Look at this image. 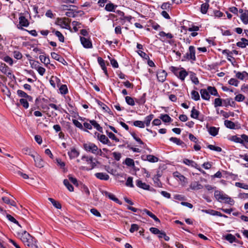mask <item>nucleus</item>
Instances as JSON below:
<instances>
[{"mask_svg":"<svg viewBox=\"0 0 248 248\" xmlns=\"http://www.w3.org/2000/svg\"><path fill=\"white\" fill-rule=\"evenodd\" d=\"M215 198L219 202H223L225 203L233 204L234 202L228 195L224 194L223 192L219 190H216L214 193Z\"/></svg>","mask_w":248,"mask_h":248,"instance_id":"f257e3e1","label":"nucleus"},{"mask_svg":"<svg viewBox=\"0 0 248 248\" xmlns=\"http://www.w3.org/2000/svg\"><path fill=\"white\" fill-rule=\"evenodd\" d=\"M3 93L8 97H10L11 92L7 86H3L1 90Z\"/></svg>","mask_w":248,"mask_h":248,"instance_id":"5fc2aeb1","label":"nucleus"},{"mask_svg":"<svg viewBox=\"0 0 248 248\" xmlns=\"http://www.w3.org/2000/svg\"><path fill=\"white\" fill-rule=\"evenodd\" d=\"M190 78L192 82L194 83L195 84L197 85L199 84V79L194 73L192 72H190Z\"/></svg>","mask_w":248,"mask_h":248,"instance_id":"c85d7f7f","label":"nucleus"},{"mask_svg":"<svg viewBox=\"0 0 248 248\" xmlns=\"http://www.w3.org/2000/svg\"><path fill=\"white\" fill-rule=\"evenodd\" d=\"M201 97L203 99L209 100L210 99V95L206 89H201L200 91Z\"/></svg>","mask_w":248,"mask_h":248,"instance_id":"412c9836","label":"nucleus"},{"mask_svg":"<svg viewBox=\"0 0 248 248\" xmlns=\"http://www.w3.org/2000/svg\"><path fill=\"white\" fill-rule=\"evenodd\" d=\"M101 192L104 195H105L106 197H108L109 199L115 202L119 203L120 204H122V202L119 201V200L118 198H116L113 194L109 193L107 191L104 190L102 191Z\"/></svg>","mask_w":248,"mask_h":248,"instance_id":"9d476101","label":"nucleus"},{"mask_svg":"<svg viewBox=\"0 0 248 248\" xmlns=\"http://www.w3.org/2000/svg\"><path fill=\"white\" fill-rule=\"evenodd\" d=\"M2 201L7 204H10L12 206H16V202L14 201H11L10 199L7 197H2Z\"/></svg>","mask_w":248,"mask_h":248,"instance_id":"37998d69","label":"nucleus"},{"mask_svg":"<svg viewBox=\"0 0 248 248\" xmlns=\"http://www.w3.org/2000/svg\"><path fill=\"white\" fill-rule=\"evenodd\" d=\"M236 77L241 80H248V73L245 71L243 72H238L236 74Z\"/></svg>","mask_w":248,"mask_h":248,"instance_id":"dca6fc26","label":"nucleus"},{"mask_svg":"<svg viewBox=\"0 0 248 248\" xmlns=\"http://www.w3.org/2000/svg\"><path fill=\"white\" fill-rule=\"evenodd\" d=\"M142 158L144 160H147L150 162L154 163L157 162L158 158L153 155H147L146 156H143Z\"/></svg>","mask_w":248,"mask_h":248,"instance_id":"4468645a","label":"nucleus"},{"mask_svg":"<svg viewBox=\"0 0 248 248\" xmlns=\"http://www.w3.org/2000/svg\"><path fill=\"white\" fill-rule=\"evenodd\" d=\"M90 123L92 124V126H93L94 128H96L98 131L103 132V128L95 120H90Z\"/></svg>","mask_w":248,"mask_h":248,"instance_id":"a878e982","label":"nucleus"},{"mask_svg":"<svg viewBox=\"0 0 248 248\" xmlns=\"http://www.w3.org/2000/svg\"><path fill=\"white\" fill-rule=\"evenodd\" d=\"M139 227L136 224H132L131 226V228L129 230L130 232L133 233L135 231H137L139 230Z\"/></svg>","mask_w":248,"mask_h":248,"instance_id":"680f3d73","label":"nucleus"},{"mask_svg":"<svg viewBox=\"0 0 248 248\" xmlns=\"http://www.w3.org/2000/svg\"><path fill=\"white\" fill-rule=\"evenodd\" d=\"M7 218L10 221L17 224L19 227H21L20 225L19 224L18 222L11 215L9 214H7L6 216Z\"/></svg>","mask_w":248,"mask_h":248,"instance_id":"8fccbe9b","label":"nucleus"},{"mask_svg":"<svg viewBox=\"0 0 248 248\" xmlns=\"http://www.w3.org/2000/svg\"><path fill=\"white\" fill-rule=\"evenodd\" d=\"M192 190H199L203 188V186L198 182H193L189 186Z\"/></svg>","mask_w":248,"mask_h":248,"instance_id":"f3484780","label":"nucleus"},{"mask_svg":"<svg viewBox=\"0 0 248 248\" xmlns=\"http://www.w3.org/2000/svg\"><path fill=\"white\" fill-rule=\"evenodd\" d=\"M22 153L25 155H29L31 156V157H32V156L34 155V154H32L31 150L28 147H25V148H23L22 149Z\"/></svg>","mask_w":248,"mask_h":248,"instance_id":"09e8293b","label":"nucleus"},{"mask_svg":"<svg viewBox=\"0 0 248 248\" xmlns=\"http://www.w3.org/2000/svg\"><path fill=\"white\" fill-rule=\"evenodd\" d=\"M133 124L134 126L139 127L140 128H144V122L140 121H136L134 122Z\"/></svg>","mask_w":248,"mask_h":248,"instance_id":"864d4df0","label":"nucleus"},{"mask_svg":"<svg viewBox=\"0 0 248 248\" xmlns=\"http://www.w3.org/2000/svg\"><path fill=\"white\" fill-rule=\"evenodd\" d=\"M224 237L226 240L231 243L236 242V239L235 237L232 234H227Z\"/></svg>","mask_w":248,"mask_h":248,"instance_id":"c756f323","label":"nucleus"},{"mask_svg":"<svg viewBox=\"0 0 248 248\" xmlns=\"http://www.w3.org/2000/svg\"><path fill=\"white\" fill-rule=\"evenodd\" d=\"M209 4L207 2L202 3L201 6V12L203 14H206L209 8Z\"/></svg>","mask_w":248,"mask_h":248,"instance_id":"2f4dec72","label":"nucleus"},{"mask_svg":"<svg viewBox=\"0 0 248 248\" xmlns=\"http://www.w3.org/2000/svg\"><path fill=\"white\" fill-rule=\"evenodd\" d=\"M238 83V81L236 79L233 78H231L229 81V83L230 85H233L235 86H237Z\"/></svg>","mask_w":248,"mask_h":248,"instance_id":"0e129e2a","label":"nucleus"},{"mask_svg":"<svg viewBox=\"0 0 248 248\" xmlns=\"http://www.w3.org/2000/svg\"><path fill=\"white\" fill-rule=\"evenodd\" d=\"M97 61L102 69H104V68L106 67L105 65V62L104 60L101 57H98L97 58Z\"/></svg>","mask_w":248,"mask_h":248,"instance_id":"13d9d810","label":"nucleus"},{"mask_svg":"<svg viewBox=\"0 0 248 248\" xmlns=\"http://www.w3.org/2000/svg\"><path fill=\"white\" fill-rule=\"evenodd\" d=\"M19 23L21 26L28 27L29 25L28 20L24 16H20L19 18Z\"/></svg>","mask_w":248,"mask_h":248,"instance_id":"aec40b11","label":"nucleus"},{"mask_svg":"<svg viewBox=\"0 0 248 248\" xmlns=\"http://www.w3.org/2000/svg\"><path fill=\"white\" fill-rule=\"evenodd\" d=\"M154 115L153 114H150L145 118L144 124H145L147 126L150 125V122L154 118Z\"/></svg>","mask_w":248,"mask_h":248,"instance_id":"4c0bfd02","label":"nucleus"},{"mask_svg":"<svg viewBox=\"0 0 248 248\" xmlns=\"http://www.w3.org/2000/svg\"><path fill=\"white\" fill-rule=\"evenodd\" d=\"M34 161L36 167L41 168L44 167V162L41 156L37 154H35L32 157Z\"/></svg>","mask_w":248,"mask_h":248,"instance_id":"6e6552de","label":"nucleus"},{"mask_svg":"<svg viewBox=\"0 0 248 248\" xmlns=\"http://www.w3.org/2000/svg\"><path fill=\"white\" fill-rule=\"evenodd\" d=\"M184 58H185L186 59L188 60H196L195 50L194 46H189V51L186 54V55L184 56Z\"/></svg>","mask_w":248,"mask_h":248,"instance_id":"0eeeda50","label":"nucleus"},{"mask_svg":"<svg viewBox=\"0 0 248 248\" xmlns=\"http://www.w3.org/2000/svg\"><path fill=\"white\" fill-rule=\"evenodd\" d=\"M160 119L165 123L170 122L171 121V118L167 114H162L160 116Z\"/></svg>","mask_w":248,"mask_h":248,"instance_id":"a19ab883","label":"nucleus"},{"mask_svg":"<svg viewBox=\"0 0 248 248\" xmlns=\"http://www.w3.org/2000/svg\"><path fill=\"white\" fill-rule=\"evenodd\" d=\"M191 98L195 101L200 100V96L199 93L195 91H192L191 93Z\"/></svg>","mask_w":248,"mask_h":248,"instance_id":"e433bc0d","label":"nucleus"},{"mask_svg":"<svg viewBox=\"0 0 248 248\" xmlns=\"http://www.w3.org/2000/svg\"><path fill=\"white\" fill-rule=\"evenodd\" d=\"M146 93H144L139 99H135V101L140 105L144 104L146 102Z\"/></svg>","mask_w":248,"mask_h":248,"instance_id":"473e14b6","label":"nucleus"},{"mask_svg":"<svg viewBox=\"0 0 248 248\" xmlns=\"http://www.w3.org/2000/svg\"><path fill=\"white\" fill-rule=\"evenodd\" d=\"M170 71L181 81H184L185 78L188 75V72L183 67L171 66Z\"/></svg>","mask_w":248,"mask_h":248,"instance_id":"f03ea898","label":"nucleus"},{"mask_svg":"<svg viewBox=\"0 0 248 248\" xmlns=\"http://www.w3.org/2000/svg\"><path fill=\"white\" fill-rule=\"evenodd\" d=\"M241 137L242 138V140L240 141V143L243 144L244 141L248 143V136L245 134H243L241 135Z\"/></svg>","mask_w":248,"mask_h":248,"instance_id":"774afa93","label":"nucleus"},{"mask_svg":"<svg viewBox=\"0 0 248 248\" xmlns=\"http://www.w3.org/2000/svg\"><path fill=\"white\" fill-rule=\"evenodd\" d=\"M117 5H114L112 3H108L106 4L105 7V10L108 12H114L115 8L117 7Z\"/></svg>","mask_w":248,"mask_h":248,"instance_id":"393cba45","label":"nucleus"},{"mask_svg":"<svg viewBox=\"0 0 248 248\" xmlns=\"http://www.w3.org/2000/svg\"><path fill=\"white\" fill-rule=\"evenodd\" d=\"M18 235L25 246L30 247L33 245V241L32 236L26 231L18 232Z\"/></svg>","mask_w":248,"mask_h":248,"instance_id":"7ed1b4c3","label":"nucleus"},{"mask_svg":"<svg viewBox=\"0 0 248 248\" xmlns=\"http://www.w3.org/2000/svg\"><path fill=\"white\" fill-rule=\"evenodd\" d=\"M245 97L242 94H238L235 97V100L237 102H242L244 100Z\"/></svg>","mask_w":248,"mask_h":248,"instance_id":"052dcab7","label":"nucleus"},{"mask_svg":"<svg viewBox=\"0 0 248 248\" xmlns=\"http://www.w3.org/2000/svg\"><path fill=\"white\" fill-rule=\"evenodd\" d=\"M97 139L102 143H104L106 140L108 138L105 135H100L99 134L97 135Z\"/></svg>","mask_w":248,"mask_h":248,"instance_id":"4d7b16f0","label":"nucleus"},{"mask_svg":"<svg viewBox=\"0 0 248 248\" xmlns=\"http://www.w3.org/2000/svg\"><path fill=\"white\" fill-rule=\"evenodd\" d=\"M235 186H236L238 187L242 188H243L245 189H248V184H246L242 183H240V182H236V183H235Z\"/></svg>","mask_w":248,"mask_h":248,"instance_id":"603ef678","label":"nucleus"},{"mask_svg":"<svg viewBox=\"0 0 248 248\" xmlns=\"http://www.w3.org/2000/svg\"><path fill=\"white\" fill-rule=\"evenodd\" d=\"M80 40L82 45L84 47L87 48L92 47V43L89 39L84 37H80Z\"/></svg>","mask_w":248,"mask_h":248,"instance_id":"9b49d317","label":"nucleus"},{"mask_svg":"<svg viewBox=\"0 0 248 248\" xmlns=\"http://www.w3.org/2000/svg\"><path fill=\"white\" fill-rule=\"evenodd\" d=\"M83 164L89 165V167L82 166V169L85 170H89L93 169L96 166V164L93 161V157L83 156L81 159Z\"/></svg>","mask_w":248,"mask_h":248,"instance_id":"20e7f679","label":"nucleus"},{"mask_svg":"<svg viewBox=\"0 0 248 248\" xmlns=\"http://www.w3.org/2000/svg\"><path fill=\"white\" fill-rule=\"evenodd\" d=\"M183 162L185 164H186L187 166H191L192 167L195 168L199 170H201L198 168V164L195 161H194L192 160H189L187 158H185L183 160Z\"/></svg>","mask_w":248,"mask_h":248,"instance_id":"f8f14e48","label":"nucleus"},{"mask_svg":"<svg viewBox=\"0 0 248 248\" xmlns=\"http://www.w3.org/2000/svg\"><path fill=\"white\" fill-rule=\"evenodd\" d=\"M73 124H74V125L77 126V127L81 129H83V125H82V124L79 122L78 121V120H73Z\"/></svg>","mask_w":248,"mask_h":248,"instance_id":"69168bd1","label":"nucleus"},{"mask_svg":"<svg viewBox=\"0 0 248 248\" xmlns=\"http://www.w3.org/2000/svg\"><path fill=\"white\" fill-rule=\"evenodd\" d=\"M199 113H200L199 111L198 110H196L195 109V107H194L192 108V109L191 110L190 116L192 118L197 119L198 118Z\"/></svg>","mask_w":248,"mask_h":248,"instance_id":"c9c22d12","label":"nucleus"},{"mask_svg":"<svg viewBox=\"0 0 248 248\" xmlns=\"http://www.w3.org/2000/svg\"><path fill=\"white\" fill-rule=\"evenodd\" d=\"M0 70L5 74H9V68L5 63H1L0 64Z\"/></svg>","mask_w":248,"mask_h":248,"instance_id":"bb28decb","label":"nucleus"},{"mask_svg":"<svg viewBox=\"0 0 248 248\" xmlns=\"http://www.w3.org/2000/svg\"><path fill=\"white\" fill-rule=\"evenodd\" d=\"M39 59L41 62L44 63L45 65H47L50 63V60L48 57L44 55H40Z\"/></svg>","mask_w":248,"mask_h":248,"instance_id":"7c9ffc66","label":"nucleus"},{"mask_svg":"<svg viewBox=\"0 0 248 248\" xmlns=\"http://www.w3.org/2000/svg\"><path fill=\"white\" fill-rule=\"evenodd\" d=\"M107 134L108 136V137H109V138H110V139H112V140H114L115 141H116V142H118L119 141V139H118L116 136L113 134L112 133V132H108L107 131Z\"/></svg>","mask_w":248,"mask_h":248,"instance_id":"49530a36","label":"nucleus"},{"mask_svg":"<svg viewBox=\"0 0 248 248\" xmlns=\"http://www.w3.org/2000/svg\"><path fill=\"white\" fill-rule=\"evenodd\" d=\"M240 19L244 24H248V10H245V13L241 15Z\"/></svg>","mask_w":248,"mask_h":248,"instance_id":"4be33fe9","label":"nucleus"},{"mask_svg":"<svg viewBox=\"0 0 248 248\" xmlns=\"http://www.w3.org/2000/svg\"><path fill=\"white\" fill-rule=\"evenodd\" d=\"M214 106H215V107L221 106H222V99H220V98H216L215 99Z\"/></svg>","mask_w":248,"mask_h":248,"instance_id":"e2e57ef3","label":"nucleus"},{"mask_svg":"<svg viewBox=\"0 0 248 248\" xmlns=\"http://www.w3.org/2000/svg\"><path fill=\"white\" fill-rule=\"evenodd\" d=\"M174 176L179 178V180L184 184L187 183V179L183 175L178 172L174 173Z\"/></svg>","mask_w":248,"mask_h":248,"instance_id":"b1692460","label":"nucleus"},{"mask_svg":"<svg viewBox=\"0 0 248 248\" xmlns=\"http://www.w3.org/2000/svg\"><path fill=\"white\" fill-rule=\"evenodd\" d=\"M70 19L68 18H58L56 24L62 28L68 29L70 28Z\"/></svg>","mask_w":248,"mask_h":248,"instance_id":"423d86ee","label":"nucleus"},{"mask_svg":"<svg viewBox=\"0 0 248 248\" xmlns=\"http://www.w3.org/2000/svg\"><path fill=\"white\" fill-rule=\"evenodd\" d=\"M207 90L208 92L209 93H210L211 94L213 95L214 96L218 97L219 96L217 93V90L216 89L215 87L208 86L207 87Z\"/></svg>","mask_w":248,"mask_h":248,"instance_id":"5701e85b","label":"nucleus"},{"mask_svg":"<svg viewBox=\"0 0 248 248\" xmlns=\"http://www.w3.org/2000/svg\"><path fill=\"white\" fill-rule=\"evenodd\" d=\"M83 148L87 152L95 154L96 151H98V147L93 143L87 142L84 143Z\"/></svg>","mask_w":248,"mask_h":248,"instance_id":"39448f33","label":"nucleus"},{"mask_svg":"<svg viewBox=\"0 0 248 248\" xmlns=\"http://www.w3.org/2000/svg\"><path fill=\"white\" fill-rule=\"evenodd\" d=\"M63 184L70 191L72 192L74 191V187L70 184L67 179H64L63 180Z\"/></svg>","mask_w":248,"mask_h":248,"instance_id":"f704fd0d","label":"nucleus"},{"mask_svg":"<svg viewBox=\"0 0 248 248\" xmlns=\"http://www.w3.org/2000/svg\"><path fill=\"white\" fill-rule=\"evenodd\" d=\"M48 200L52 203L53 205L57 209H61L62 208L61 204L56 202L55 200L52 198H48Z\"/></svg>","mask_w":248,"mask_h":248,"instance_id":"ea45409f","label":"nucleus"},{"mask_svg":"<svg viewBox=\"0 0 248 248\" xmlns=\"http://www.w3.org/2000/svg\"><path fill=\"white\" fill-rule=\"evenodd\" d=\"M125 163L129 167L134 166L135 165L134 160L130 158H126L125 160Z\"/></svg>","mask_w":248,"mask_h":248,"instance_id":"a18cd8bd","label":"nucleus"},{"mask_svg":"<svg viewBox=\"0 0 248 248\" xmlns=\"http://www.w3.org/2000/svg\"><path fill=\"white\" fill-rule=\"evenodd\" d=\"M126 185L127 186H129L131 187H133L134 185L133 184V179L131 177H129L126 182Z\"/></svg>","mask_w":248,"mask_h":248,"instance_id":"bf43d9fd","label":"nucleus"},{"mask_svg":"<svg viewBox=\"0 0 248 248\" xmlns=\"http://www.w3.org/2000/svg\"><path fill=\"white\" fill-rule=\"evenodd\" d=\"M207 147L211 150L215 151L218 152H220L222 151L221 148L218 146H216L213 145H208Z\"/></svg>","mask_w":248,"mask_h":248,"instance_id":"c03bdc74","label":"nucleus"},{"mask_svg":"<svg viewBox=\"0 0 248 248\" xmlns=\"http://www.w3.org/2000/svg\"><path fill=\"white\" fill-rule=\"evenodd\" d=\"M52 32L57 36L58 37L59 41L61 42H63L64 41V37L63 35L62 34V33L58 31H55V30H53L52 31Z\"/></svg>","mask_w":248,"mask_h":248,"instance_id":"cd10ccee","label":"nucleus"},{"mask_svg":"<svg viewBox=\"0 0 248 248\" xmlns=\"http://www.w3.org/2000/svg\"><path fill=\"white\" fill-rule=\"evenodd\" d=\"M60 93L62 94H65L68 93V89L66 85H62L60 89Z\"/></svg>","mask_w":248,"mask_h":248,"instance_id":"de8ad7c7","label":"nucleus"},{"mask_svg":"<svg viewBox=\"0 0 248 248\" xmlns=\"http://www.w3.org/2000/svg\"><path fill=\"white\" fill-rule=\"evenodd\" d=\"M68 155L71 159L77 157L79 155V152L74 148H71L70 151L68 152Z\"/></svg>","mask_w":248,"mask_h":248,"instance_id":"6ab92c4d","label":"nucleus"},{"mask_svg":"<svg viewBox=\"0 0 248 248\" xmlns=\"http://www.w3.org/2000/svg\"><path fill=\"white\" fill-rule=\"evenodd\" d=\"M224 124L225 125L229 128L230 129H234L235 128V124L229 120H225L224 121Z\"/></svg>","mask_w":248,"mask_h":248,"instance_id":"72a5a7b5","label":"nucleus"},{"mask_svg":"<svg viewBox=\"0 0 248 248\" xmlns=\"http://www.w3.org/2000/svg\"><path fill=\"white\" fill-rule=\"evenodd\" d=\"M170 140L178 145L184 144V142L183 141L175 137H171L170 139Z\"/></svg>","mask_w":248,"mask_h":248,"instance_id":"58836bf2","label":"nucleus"},{"mask_svg":"<svg viewBox=\"0 0 248 248\" xmlns=\"http://www.w3.org/2000/svg\"><path fill=\"white\" fill-rule=\"evenodd\" d=\"M80 188L83 192H84L88 196H89L90 193V190L86 186L81 185Z\"/></svg>","mask_w":248,"mask_h":248,"instance_id":"3c124183","label":"nucleus"},{"mask_svg":"<svg viewBox=\"0 0 248 248\" xmlns=\"http://www.w3.org/2000/svg\"><path fill=\"white\" fill-rule=\"evenodd\" d=\"M14 57L17 60H20L22 58V55L20 52L15 51L14 52Z\"/></svg>","mask_w":248,"mask_h":248,"instance_id":"338daca9","label":"nucleus"},{"mask_svg":"<svg viewBox=\"0 0 248 248\" xmlns=\"http://www.w3.org/2000/svg\"><path fill=\"white\" fill-rule=\"evenodd\" d=\"M167 73L165 70H160L157 72V78L159 81L163 82L166 78Z\"/></svg>","mask_w":248,"mask_h":248,"instance_id":"1a4fd4ad","label":"nucleus"},{"mask_svg":"<svg viewBox=\"0 0 248 248\" xmlns=\"http://www.w3.org/2000/svg\"><path fill=\"white\" fill-rule=\"evenodd\" d=\"M136 185L137 186L142 188L143 189L148 190L149 189L150 187V186L148 185H147L145 183H143L141 180H137L136 182Z\"/></svg>","mask_w":248,"mask_h":248,"instance_id":"a211bd4d","label":"nucleus"},{"mask_svg":"<svg viewBox=\"0 0 248 248\" xmlns=\"http://www.w3.org/2000/svg\"><path fill=\"white\" fill-rule=\"evenodd\" d=\"M94 175L97 178L101 180L107 181L109 178V175L106 173L97 172L95 173Z\"/></svg>","mask_w":248,"mask_h":248,"instance_id":"ddd939ff","label":"nucleus"},{"mask_svg":"<svg viewBox=\"0 0 248 248\" xmlns=\"http://www.w3.org/2000/svg\"><path fill=\"white\" fill-rule=\"evenodd\" d=\"M125 98V101L127 104L132 106L135 105V101L132 97L127 96Z\"/></svg>","mask_w":248,"mask_h":248,"instance_id":"79ce46f5","label":"nucleus"},{"mask_svg":"<svg viewBox=\"0 0 248 248\" xmlns=\"http://www.w3.org/2000/svg\"><path fill=\"white\" fill-rule=\"evenodd\" d=\"M207 128L208 129V132L211 135L216 136L218 134L219 128H217L215 126H207Z\"/></svg>","mask_w":248,"mask_h":248,"instance_id":"2eb2a0df","label":"nucleus"},{"mask_svg":"<svg viewBox=\"0 0 248 248\" xmlns=\"http://www.w3.org/2000/svg\"><path fill=\"white\" fill-rule=\"evenodd\" d=\"M19 102L20 104L22 105L23 107H24L25 108H28L29 103L26 99L24 98L20 99Z\"/></svg>","mask_w":248,"mask_h":248,"instance_id":"6e6d98bb","label":"nucleus"}]
</instances>
